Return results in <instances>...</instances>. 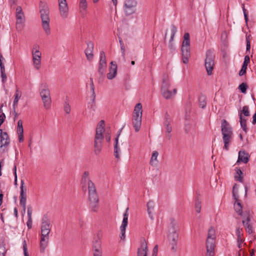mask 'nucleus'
<instances>
[{"mask_svg":"<svg viewBox=\"0 0 256 256\" xmlns=\"http://www.w3.org/2000/svg\"><path fill=\"white\" fill-rule=\"evenodd\" d=\"M50 220L47 214L44 216L40 226L41 238L40 241V252H44L48 246L49 240V234L51 230Z\"/></svg>","mask_w":256,"mask_h":256,"instance_id":"nucleus-1","label":"nucleus"},{"mask_svg":"<svg viewBox=\"0 0 256 256\" xmlns=\"http://www.w3.org/2000/svg\"><path fill=\"white\" fill-rule=\"evenodd\" d=\"M40 13L42 20V27L46 35L50 34V10L48 4L42 1H40L39 4Z\"/></svg>","mask_w":256,"mask_h":256,"instance_id":"nucleus-2","label":"nucleus"},{"mask_svg":"<svg viewBox=\"0 0 256 256\" xmlns=\"http://www.w3.org/2000/svg\"><path fill=\"white\" fill-rule=\"evenodd\" d=\"M88 190L90 208L92 211L97 212L99 209V198L95 185L92 181H89Z\"/></svg>","mask_w":256,"mask_h":256,"instance_id":"nucleus-3","label":"nucleus"},{"mask_svg":"<svg viewBox=\"0 0 256 256\" xmlns=\"http://www.w3.org/2000/svg\"><path fill=\"white\" fill-rule=\"evenodd\" d=\"M142 104H137L134 108L132 117V124L136 132H138L142 124Z\"/></svg>","mask_w":256,"mask_h":256,"instance_id":"nucleus-4","label":"nucleus"},{"mask_svg":"<svg viewBox=\"0 0 256 256\" xmlns=\"http://www.w3.org/2000/svg\"><path fill=\"white\" fill-rule=\"evenodd\" d=\"M181 50L182 62L184 64H187L188 62V59L190 56V36L188 32H186L184 34Z\"/></svg>","mask_w":256,"mask_h":256,"instance_id":"nucleus-5","label":"nucleus"},{"mask_svg":"<svg viewBox=\"0 0 256 256\" xmlns=\"http://www.w3.org/2000/svg\"><path fill=\"white\" fill-rule=\"evenodd\" d=\"M107 68V63L106 56L104 51H101L100 54V60L98 65V72L99 75L98 82H102L105 76L106 70Z\"/></svg>","mask_w":256,"mask_h":256,"instance_id":"nucleus-6","label":"nucleus"},{"mask_svg":"<svg viewBox=\"0 0 256 256\" xmlns=\"http://www.w3.org/2000/svg\"><path fill=\"white\" fill-rule=\"evenodd\" d=\"M104 128L102 127H97L96 129V134L94 138V153L96 154H98L102 150V142L104 138L103 132Z\"/></svg>","mask_w":256,"mask_h":256,"instance_id":"nucleus-7","label":"nucleus"},{"mask_svg":"<svg viewBox=\"0 0 256 256\" xmlns=\"http://www.w3.org/2000/svg\"><path fill=\"white\" fill-rule=\"evenodd\" d=\"M215 55L213 50H208L206 52V58H205V67L208 74L211 75L214 65Z\"/></svg>","mask_w":256,"mask_h":256,"instance_id":"nucleus-8","label":"nucleus"},{"mask_svg":"<svg viewBox=\"0 0 256 256\" xmlns=\"http://www.w3.org/2000/svg\"><path fill=\"white\" fill-rule=\"evenodd\" d=\"M20 189V204L22 207L24 212H25L26 209L27 188L26 186H24V180H21Z\"/></svg>","mask_w":256,"mask_h":256,"instance_id":"nucleus-9","label":"nucleus"},{"mask_svg":"<svg viewBox=\"0 0 256 256\" xmlns=\"http://www.w3.org/2000/svg\"><path fill=\"white\" fill-rule=\"evenodd\" d=\"M136 2L135 0H126L124 4V10L127 15H130L135 12Z\"/></svg>","mask_w":256,"mask_h":256,"instance_id":"nucleus-10","label":"nucleus"},{"mask_svg":"<svg viewBox=\"0 0 256 256\" xmlns=\"http://www.w3.org/2000/svg\"><path fill=\"white\" fill-rule=\"evenodd\" d=\"M59 10L60 16L63 18H66L68 16V8L66 0H58Z\"/></svg>","mask_w":256,"mask_h":256,"instance_id":"nucleus-11","label":"nucleus"},{"mask_svg":"<svg viewBox=\"0 0 256 256\" xmlns=\"http://www.w3.org/2000/svg\"><path fill=\"white\" fill-rule=\"evenodd\" d=\"M10 143V139L8 133L0 130V147L6 148Z\"/></svg>","mask_w":256,"mask_h":256,"instance_id":"nucleus-12","label":"nucleus"},{"mask_svg":"<svg viewBox=\"0 0 256 256\" xmlns=\"http://www.w3.org/2000/svg\"><path fill=\"white\" fill-rule=\"evenodd\" d=\"M206 256H214V247H215V240H214V239H206Z\"/></svg>","mask_w":256,"mask_h":256,"instance_id":"nucleus-13","label":"nucleus"},{"mask_svg":"<svg viewBox=\"0 0 256 256\" xmlns=\"http://www.w3.org/2000/svg\"><path fill=\"white\" fill-rule=\"evenodd\" d=\"M170 234H168V239L170 242V244H177V241L178 238V234L176 232L174 224H172V228L170 230Z\"/></svg>","mask_w":256,"mask_h":256,"instance_id":"nucleus-14","label":"nucleus"},{"mask_svg":"<svg viewBox=\"0 0 256 256\" xmlns=\"http://www.w3.org/2000/svg\"><path fill=\"white\" fill-rule=\"evenodd\" d=\"M87 48L84 50L85 54L88 60L91 61L94 58V43L91 41L86 42Z\"/></svg>","mask_w":256,"mask_h":256,"instance_id":"nucleus-15","label":"nucleus"},{"mask_svg":"<svg viewBox=\"0 0 256 256\" xmlns=\"http://www.w3.org/2000/svg\"><path fill=\"white\" fill-rule=\"evenodd\" d=\"M221 130L222 135L233 134L232 128L229 123L224 119L222 120Z\"/></svg>","mask_w":256,"mask_h":256,"instance_id":"nucleus-16","label":"nucleus"},{"mask_svg":"<svg viewBox=\"0 0 256 256\" xmlns=\"http://www.w3.org/2000/svg\"><path fill=\"white\" fill-rule=\"evenodd\" d=\"M110 66L109 68V72L107 74V78L112 80L114 78L117 74V65L114 62H111Z\"/></svg>","mask_w":256,"mask_h":256,"instance_id":"nucleus-17","label":"nucleus"},{"mask_svg":"<svg viewBox=\"0 0 256 256\" xmlns=\"http://www.w3.org/2000/svg\"><path fill=\"white\" fill-rule=\"evenodd\" d=\"M250 218L249 215L246 217L243 216V220L242 221V224L245 228L246 230L249 234H251L253 232L252 226L250 224Z\"/></svg>","mask_w":256,"mask_h":256,"instance_id":"nucleus-18","label":"nucleus"},{"mask_svg":"<svg viewBox=\"0 0 256 256\" xmlns=\"http://www.w3.org/2000/svg\"><path fill=\"white\" fill-rule=\"evenodd\" d=\"M176 32H177L176 27L174 25L172 24L171 26V36H170V40L169 44H168V48H169L171 52H173L175 50V48H174V45L172 42H173L174 36L175 34H176Z\"/></svg>","mask_w":256,"mask_h":256,"instance_id":"nucleus-19","label":"nucleus"},{"mask_svg":"<svg viewBox=\"0 0 256 256\" xmlns=\"http://www.w3.org/2000/svg\"><path fill=\"white\" fill-rule=\"evenodd\" d=\"M250 157V156L248 152L244 150H240L238 152L237 163L242 162L244 164H246L249 161Z\"/></svg>","mask_w":256,"mask_h":256,"instance_id":"nucleus-20","label":"nucleus"},{"mask_svg":"<svg viewBox=\"0 0 256 256\" xmlns=\"http://www.w3.org/2000/svg\"><path fill=\"white\" fill-rule=\"evenodd\" d=\"M90 90L92 92V95L90 96L92 102H88V108L90 107V108L92 109L93 110H94V108L96 107V104H95L96 94L94 92V83L90 82Z\"/></svg>","mask_w":256,"mask_h":256,"instance_id":"nucleus-21","label":"nucleus"},{"mask_svg":"<svg viewBox=\"0 0 256 256\" xmlns=\"http://www.w3.org/2000/svg\"><path fill=\"white\" fill-rule=\"evenodd\" d=\"M148 246L145 240L141 242L140 248H138L137 252V256H147Z\"/></svg>","mask_w":256,"mask_h":256,"instance_id":"nucleus-22","label":"nucleus"},{"mask_svg":"<svg viewBox=\"0 0 256 256\" xmlns=\"http://www.w3.org/2000/svg\"><path fill=\"white\" fill-rule=\"evenodd\" d=\"M176 88H174L172 92L169 90V88L162 90L161 92L163 97L166 99L169 100L172 98L176 94Z\"/></svg>","mask_w":256,"mask_h":256,"instance_id":"nucleus-23","label":"nucleus"},{"mask_svg":"<svg viewBox=\"0 0 256 256\" xmlns=\"http://www.w3.org/2000/svg\"><path fill=\"white\" fill-rule=\"evenodd\" d=\"M89 172L87 171H86L83 174L82 178V190L84 192L86 190V184H88H88L89 181H92L89 178Z\"/></svg>","mask_w":256,"mask_h":256,"instance_id":"nucleus-24","label":"nucleus"},{"mask_svg":"<svg viewBox=\"0 0 256 256\" xmlns=\"http://www.w3.org/2000/svg\"><path fill=\"white\" fill-rule=\"evenodd\" d=\"M233 134H228L222 135V140L224 142V149L228 150L229 146L232 141Z\"/></svg>","mask_w":256,"mask_h":256,"instance_id":"nucleus-25","label":"nucleus"},{"mask_svg":"<svg viewBox=\"0 0 256 256\" xmlns=\"http://www.w3.org/2000/svg\"><path fill=\"white\" fill-rule=\"evenodd\" d=\"M17 133L18 136V140L20 142L24 141V129L22 126V121L20 120L18 122Z\"/></svg>","mask_w":256,"mask_h":256,"instance_id":"nucleus-26","label":"nucleus"},{"mask_svg":"<svg viewBox=\"0 0 256 256\" xmlns=\"http://www.w3.org/2000/svg\"><path fill=\"white\" fill-rule=\"evenodd\" d=\"M250 58L248 55H246L244 56V62H243L242 67L241 70H240L239 72V75L240 76H242L245 74H246V70H247V66L248 64L250 63Z\"/></svg>","mask_w":256,"mask_h":256,"instance_id":"nucleus-27","label":"nucleus"},{"mask_svg":"<svg viewBox=\"0 0 256 256\" xmlns=\"http://www.w3.org/2000/svg\"><path fill=\"white\" fill-rule=\"evenodd\" d=\"M170 84L167 74H164L162 76V84L161 86V90L169 88Z\"/></svg>","mask_w":256,"mask_h":256,"instance_id":"nucleus-28","label":"nucleus"},{"mask_svg":"<svg viewBox=\"0 0 256 256\" xmlns=\"http://www.w3.org/2000/svg\"><path fill=\"white\" fill-rule=\"evenodd\" d=\"M16 21H25L24 15L21 6H18L16 8Z\"/></svg>","mask_w":256,"mask_h":256,"instance_id":"nucleus-29","label":"nucleus"},{"mask_svg":"<svg viewBox=\"0 0 256 256\" xmlns=\"http://www.w3.org/2000/svg\"><path fill=\"white\" fill-rule=\"evenodd\" d=\"M235 170L236 172V174L234 176V179L236 181H238L240 182H243V176H242L243 173L240 168H236Z\"/></svg>","mask_w":256,"mask_h":256,"instance_id":"nucleus-30","label":"nucleus"},{"mask_svg":"<svg viewBox=\"0 0 256 256\" xmlns=\"http://www.w3.org/2000/svg\"><path fill=\"white\" fill-rule=\"evenodd\" d=\"M128 208L126 209V210L124 214V218H123V220H122V225L120 226V228L126 229V227L128 226Z\"/></svg>","mask_w":256,"mask_h":256,"instance_id":"nucleus-31","label":"nucleus"},{"mask_svg":"<svg viewBox=\"0 0 256 256\" xmlns=\"http://www.w3.org/2000/svg\"><path fill=\"white\" fill-rule=\"evenodd\" d=\"M240 122L241 128L246 133L248 130L246 126V120L243 118L242 116V114H240Z\"/></svg>","mask_w":256,"mask_h":256,"instance_id":"nucleus-32","label":"nucleus"},{"mask_svg":"<svg viewBox=\"0 0 256 256\" xmlns=\"http://www.w3.org/2000/svg\"><path fill=\"white\" fill-rule=\"evenodd\" d=\"M100 248V242L98 240H96L94 245V246H93V248L94 250V256H102L101 255L102 252L99 248Z\"/></svg>","mask_w":256,"mask_h":256,"instance_id":"nucleus-33","label":"nucleus"},{"mask_svg":"<svg viewBox=\"0 0 256 256\" xmlns=\"http://www.w3.org/2000/svg\"><path fill=\"white\" fill-rule=\"evenodd\" d=\"M44 107L46 109H48L51 106V98L50 96H46L45 98H42Z\"/></svg>","mask_w":256,"mask_h":256,"instance_id":"nucleus-34","label":"nucleus"},{"mask_svg":"<svg viewBox=\"0 0 256 256\" xmlns=\"http://www.w3.org/2000/svg\"><path fill=\"white\" fill-rule=\"evenodd\" d=\"M235 204H234V208L236 210V212L239 214L241 215L242 214V206L240 202H238V200L236 201L235 200Z\"/></svg>","mask_w":256,"mask_h":256,"instance_id":"nucleus-35","label":"nucleus"},{"mask_svg":"<svg viewBox=\"0 0 256 256\" xmlns=\"http://www.w3.org/2000/svg\"><path fill=\"white\" fill-rule=\"evenodd\" d=\"M20 95H19V90L18 89H17L14 94V99L12 104L13 110L16 109V108L18 106V100L20 98Z\"/></svg>","mask_w":256,"mask_h":256,"instance_id":"nucleus-36","label":"nucleus"},{"mask_svg":"<svg viewBox=\"0 0 256 256\" xmlns=\"http://www.w3.org/2000/svg\"><path fill=\"white\" fill-rule=\"evenodd\" d=\"M199 106L204 108L206 104V98L204 96H200L198 98Z\"/></svg>","mask_w":256,"mask_h":256,"instance_id":"nucleus-37","label":"nucleus"},{"mask_svg":"<svg viewBox=\"0 0 256 256\" xmlns=\"http://www.w3.org/2000/svg\"><path fill=\"white\" fill-rule=\"evenodd\" d=\"M25 21H16V28L18 32H20L22 30L24 27Z\"/></svg>","mask_w":256,"mask_h":256,"instance_id":"nucleus-38","label":"nucleus"},{"mask_svg":"<svg viewBox=\"0 0 256 256\" xmlns=\"http://www.w3.org/2000/svg\"><path fill=\"white\" fill-rule=\"evenodd\" d=\"M216 232L214 228L211 226L208 231L207 239H216Z\"/></svg>","mask_w":256,"mask_h":256,"instance_id":"nucleus-39","label":"nucleus"},{"mask_svg":"<svg viewBox=\"0 0 256 256\" xmlns=\"http://www.w3.org/2000/svg\"><path fill=\"white\" fill-rule=\"evenodd\" d=\"M40 94L42 98H45L46 96H50V91L48 87V86H45L44 88L42 89L40 92Z\"/></svg>","mask_w":256,"mask_h":256,"instance_id":"nucleus-40","label":"nucleus"},{"mask_svg":"<svg viewBox=\"0 0 256 256\" xmlns=\"http://www.w3.org/2000/svg\"><path fill=\"white\" fill-rule=\"evenodd\" d=\"M242 114H242L246 116H250V113L249 111V108L248 106H243L242 110L239 112V116H240V114Z\"/></svg>","mask_w":256,"mask_h":256,"instance_id":"nucleus-41","label":"nucleus"},{"mask_svg":"<svg viewBox=\"0 0 256 256\" xmlns=\"http://www.w3.org/2000/svg\"><path fill=\"white\" fill-rule=\"evenodd\" d=\"M6 252V244L4 242L0 243V256H5Z\"/></svg>","mask_w":256,"mask_h":256,"instance_id":"nucleus-42","label":"nucleus"},{"mask_svg":"<svg viewBox=\"0 0 256 256\" xmlns=\"http://www.w3.org/2000/svg\"><path fill=\"white\" fill-rule=\"evenodd\" d=\"M32 62L34 68L38 70L40 68L41 58H32Z\"/></svg>","mask_w":256,"mask_h":256,"instance_id":"nucleus-43","label":"nucleus"},{"mask_svg":"<svg viewBox=\"0 0 256 256\" xmlns=\"http://www.w3.org/2000/svg\"><path fill=\"white\" fill-rule=\"evenodd\" d=\"M147 208H148V212L149 214V216L152 218V216H151V210H153L154 208V202L153 201L150 200L147 203Z\"/></svg>","mask_w":256,"mask_h":256,"instance_id":"nucleus-44","label":"nucleus"},{"mask_svg":"<svg viewBox=\"0 0 256 256\" xmlns=\"http://www.w3.org/2000/svg\"><path fill=\"white\" fill-rule=\"evenodd\" d=\"M248 88V86L246 83L242 82L238 86V89L242 93L246 94V90Z\"/></svg>","mask_w":256,"mask_h":256,"instance_id":"nucleus-45","label":"nucleus"},{"mask_svg":"<svg viewBox=\"0 0 256 256\" xmlns=\"http://www.w3.org/2000/svg\"><path fill=\"white\" fill-rule=\"evenodd\" d=\"M171 119L170 116L166 113L164 116V126H168V125H170Z\"/></svg>","mask_w":256,"mask_h":256,"instance_id":"nucleus-46","label":"nucleus"},{"mask_svg":"<svg viewBox=\"0 0 256 256\" xmlns=\"http://www.w3.org/2000/svg\"><path fill=\"white\" fill-rule=\"evenodd\" d=\"M158 152H156V151L153 152L152 154V158L150 159V164L152 166H153L154 164V161L158 162L157 158H158Z\"/></svg>","mask_w":256,"mask_h":256,"instance_id":"nucleus-47","label":"nucleus"},{"mask_svg":"<svg viewBox=\"0 0 256 256\" xmlns=\"http://www.w3.org/2000/svg\"><path fill=\"white\" fill-rule=\"evenodd\" d=\"M195 208L196 212L198 213L200 212L201 210V202L198 198H196L195 202Z\"/></svg>","mask_w":256,"mask_h":256,"instance_id":"nucleus-48","label":"nucleus"},{"mask_svg":"<svg viewBox=\"0 0 256 256\" xmlns=\"http://www.w3.org/2000/svg\"><path fill=\"white\" fill-rule=\"evenodd\" d=\"M238 186L236 184H234L232 188V196L234 198V199L236 200V201L238 200V196L236 194V193L238 192Z\"/></svg>","mask_w":256,"mask_h":256,"instance_id":"nucleus-49","label":"nucleus"},{"mask_svg":"<svg viewBox=\"0 0 256 256\" xmlns=\"http://www.w3.org/2000/svg\"><path fill=\"white\" fill-rule=\"evenodd\" d=\"M79 6L80 10H86L87 8V2L86 0H80Z\"/></svg>","mask_w":256,"mask_h":256,"instance_id":"nucleus-50","label":"nucleus"},{"mask_svg":"<svg viewBox=\"0 0 256 256\" xmlns=\"http://www.w3.org/2000/svg\"><path fill=\"white\" fill-rule=\"evenodd\" d=\"M236 236H237V238H244L243 233H242V228H238L236 230Z\"/></svg>","mask_w":256,"mask_h":256,"instance_id":"nucleus-51","label":"nucleus"},{"mask_svg":"<svg viewBox=\"0 0 256 256\" xmlns=\"http://www.w3.org/2000/svg\"><path fill=\"white\" fill-rule=\"evenodd\" d=\"M41 52L39 50H36L35 52L32 50V58H41Z\"/></svg>","mask_w":256,"mask_h":256,"instance_id":"nucleus-52","label":"nucleus"},{"mask_svg":"<svg viewBox=\"0 0 256 256\" xmlns=\"http://www.w3.org/2000/svg\"><path fill=\"white\" fill-rule=\"evenodd\" d=\"M64 110L66 114H70V106L69 103L66 101L64 102Z\"/></svg>","mask_w":256,"mask_h":256,"instance_id":"nucleus-53","label":"nucleus"},{"mask_svg":"<svg viewBox=\"0 0 256 256\" xmlns=\"http://www.w3.org/2000/svg\"><path fill=\"white\" fill-rule=\"evenodd\" d=\"M23 250L24 256H29L28 252V248L26 243V241L24 240L23 242Z\"/></svg>","mask_w":256,"mask_h":256,"instance_id":"nucleus-54","label":"nucleus"},{"mask_svg":"<svg viewBox=\"0 0 256 256\" xmlns=\"http://www.w3.org/2000/svg\"><path fill=\"white\" fill-rule=\"evenodd\" d=\"M120 150V148H118V146H114V155L117 158H119V151Z\"/></svg>","mask_w":256,"mask_h":256,"instance_id":"nucleus-55","label":"nucleus"},{"mask_svg":"<svg viewBox=\"0 0 256 256\" xmlns=\"http://www.w3.org/2000/svg\"><path fill=\"white\" fill-rule=\"evenodd\" d=\"M32 206H28V220H32Z\"/></svg>","mask_w":256,"mask_h":256,"instance_id":"nucleus-56","label":"nucleus"},{"mask_svg":"<svg viewBox=\"0 0 256 256\" xmlns=\"http://www.w3.org/2000/svg\"><path fill=\"white\" fill-rule=\"evenodd\" d=\"M250 36H246V52L250 51V42L249 38Z\"/></svg>","mask_w":256,"mask_h":256,"instance_id":"nucleus-57","label":"nucleus"},{"mask_svg":"<svg viewBox=\"0 0 256 256\" xmlns=\"http://www.w3.org/2000/svg\"><path fill=\"white\" fill-rule=\"evenodd\" d=\"M244 238H237L238 246L239 248H241L242 247V244L244 242Z\"/></svg>","mask_w":256,"mask_h":256,"instance_id":"nucleus-58","label":"nucleus"},{"mask_svg":"<svg viewBox=\"0 0 256 256\" xmlns=\"http://www.w3.org/2000/svg\"><path fill=\"white\" fill-rule=\"evenodd\" d=\"M158 252V246L156 245L152 250V256H157Z\"/></svg>","mask_w":256,"mask_h":256,"instance_id":"nucleus-59","label":"nucleus"},{"mask_svg":"<svg viewBox=\"0 0 256 256\" xmlns=\"http://www.w3.org/2000/svg\"><path fill=\"white\" fill-rule=\"evenodd\" d=\"M120 233H121V236H120V238L121 240H124L126 229L120 228Z\"/></svg>","mask_w":256,"mask_h":256,"instance_id":"nucleus-60","label":"nucleus"},{"mask_svg":"<svg viewBox=\"0 0 256 256\" xmlns=\"http://www.w3.org/2000/svg\"><path fill=\"white\" fill-rule=\"evenodd\" d=\"M6 119V116L4 113L2 112L0 114V124H2Z\"/></svg>","mask_w":256,"mask_h":256,"instance_id":"nucleus-61","label":"nucleus"},{"mask_svg":"<svg viewBox=\"0 0 256 256\" xmlns=\"http://www.w3.org/2000/svg\"><path fill=\"white\" fill-rule=\"evenodd\" d=\"M1 77L2 78V82L4 84L6 80L7 76L5 72L1 73Z\"/></svg>","mask_w":256,"mask_h":256,"instance_id":"nucleus-62","label":"nucleus"},{"mask_svg":"<svg viewBox=\"0 0 256 256\" xmlns=\"http://www.w3.org/2000/svg\"><path fill=\"white\" fill-rule=\"evenodd\" d=\"M166 128V132H171L172 131V127L170 125H168V126H164Z\"/></svg>","mask_w":256,"mask_h":256,"instance_id":"nucleus-63","label":"nucleus"},{"mask_svg":"<svg viewBox=\"0 0 256 256\" xmlns=\"http://www.w3.org/2000/svg\"><path fill=\"white\" fill-rule=\"evenodd\" d=\"M252 124H256V112H255L254 114L253 115V116H252Z\"/></svg>","mask_w":256,"mask_h":256,"instance_id":"nucleus-64","label":"nucleus"}]
</instances>
